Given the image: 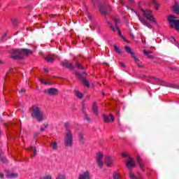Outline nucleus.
Instances as JSON below:
<instances>
[{"mask_svg": "<svg viewBox=\"0 0 179 179\" xmlns=\"http://www.w3.org/2000/svg\"><path fill=\"white\" fill-rule=\"evenodd\" d=\"M71 124L69 122L64 123V127L66 128V131L64 133V143L66 148H72L73 146V134L72 131L69 129Z\"/></svg>", "mask_w": 179, "mask_h": 179, "instance_id": "nucleus-1", "label": "nucleus"}, {"mask_svg": "<svg viewBox=\"0 0 179 179\" xmlns=\"http://www.w3.org/2000/svg\"><path fill=\"white\" fill-rule=\"evenodd\" d=\"M93 4L96 6L98 5L99 11L101 15H106L110 14L112 10V7L108 4V2L106 0H103V2L100 3V0H92Z\"/></svg>", "mask_w": 179, "mask_h": 179, "instance_id": "nucleus-2", "label": "nucleus"}, {"mask_svg": "<svg viewBox=\"0 0 179 179\" xmlns=\"http://www.w3.org/2000/svg\"><path fill=\"white\" fill-rule=\"evenodd\" d=\"M31 117L34 120H36L38 122H41L44 120V113L41 108L37 105H33L30 108Z\"/></svg>", "mask_w": 179, "mask_h": 179, "instance_id": "nucleus-3", "label": "nucleus"}, {"mask_svg": "<svg viewBox=\"0 0 179 179\" xmlns=\"http://www.w3.org/2000/svg\"><path fill=\"white\" fill-rule=\"evenodd\" d=\"M10 52L11 54L10 57L13 59H22V58H24V55L31 54V51L29 49H12Z\"/></svg>", "mask_w": 179, "mask_h": 179, "instance_id": "nucleus-4", "label": "nucleus"}, {"mask_svg": "<svg viewBox=\"0 0 179 179\" xmlns=\"http://www.w3.org/2000/svg\"><path fill=\"white\" fill-rule=\"evenodd\" d=\"M176 19H177V17L174 15L168 16V22L169 23V26L174 27L176 30L179 31V20Z\"/></svg>", "mask_w": 179, "mask_h": 179, "instance_id": "nucleus-5", "label": "nucleus"}, {"mask_svg": "<svg viewBox=\"0 0 179 179\" xmlns=\"http://www.w3.org/2000/svg\"><path fill=\"white\" fill-rule=\"evenodd\" d=\"M122 157H126V159H128L126 162V166L127 169H129V170H131V169H134V167H135V161H134V159L131 158L129 154L127 152H122Z\"/></svg>", "mask_w": 179, "mask_h": 179, "instance_id": "nucleus-6", "label": "nucleus"}, {"mask_svg": "<svg viewBox=\"0 0 179 179\" xmlns=\"http://www.w3.org/2000/svg\"><path fill=\"white\" fill-rule=\"evenodd\" d=\"M141 11L143 12V16L148 19V20H150L152 23H155V24H157L156 20L153 18V12L150 10H145V9H141Z\"/></svg>", "mask_w": 179, "mask_h": 179, "instance_id": "nucleus-7", "label": "nucleus"}, {"mask_svg": "<svg viewBox=\"0 0 179 179\" xmlns=\"http://www.w3.org/2000/svg\"><path fill=\"white\" fill-rule=\"evenodd\" d=\"M124 50H125V51H127L129 54H130L131 55L132 58H134V59L135 62L136 63V65L138 66V68H143V66L138 64L139 62V59H138V57H136L135 54H134V52H132V50L131 49V48H129V46H125Z\"/></svg>", "mask_w": 179, "mask_h": 179, "instance_id": "nucleus-8", "label": "nucleus"}, {"mask_svg": "<svg viewBox=\"0 0 179 179\" xmlns=\"http://www.w3.org/2000/svg\"><path fill=\"white\" fill-rule=\"evenodd\" d=\"M135 13L136 15V16L138 17V18L139 19L141 23H142V24H143V26H146V27H148V29H152V25H150V24L149 23L148 21H147L146 18H145V17H142L141 16V15H139V13L135 11Z\"/></svg>", "mask_w": 179, "mask_h": 179, "instance_id": "nucleus-9", "label": "nucleus"}, {"mask_svg": "<svg viewBox=\"0 0 179 179\" xmlns=\"http://www.w3.org/2000/svg\"><path fill=\"white\" fill-rule=\"evenodd\" d=\"M103 155L101 152H99L96 153V164L99 169H103V166H104V162H103Z\"/></svg>", "mask_w": 179, "mask_h": 179, "instance_id": "nucleus-10", "label": "nucleus"}, {"mask_svg": "<svg viewBox=\"0 0 179 179\" xmlns=\"http://www.w3.org/2000/svg\"><path fill=\"white\" fill-rule=\"evenodd\" d=\"M152 80L155 83L156 85H161L162 86H166V87H173V85L169 83H166L164 81H162V80L152 77Z\"/></svg>", "mask_w": 179, "mask_h": 179, "instance_id": "nucleus-11", "label": "nucleus"}, {"mask_svg": "<svg viewBox=\"0 0 179 179\" xmlns=\"http://www.w3.org/2000/svg\"><path fill=\"white\" fill-rule=\"evenodd\" d=\"M76 76L77 78H78V79H80V80H81L85 86H87V87L88 88L90 87V84L89 83V81H87V80H86V78L83 77V76H82L80 73H76Z\"/></svg>", "mask_w": 179, "mask_h": 179, "instance_id": "nucleus-12", "label": "nucleus"}, {"mask_svg": "<svg viewBox=\"0 0 179 179\" xmlns=\"http://www.w3.org/2000/svg\"><path fill=\"white\" fill-rule=\"evenodd\" d=\"M45 93H47L49 96H57L59 91L57 88H49L45 90Z\"/></svg>", "mask_w": 179, "mask_h": 179, "instance_id": "nucleus-13", "label": "nucleus"}, {"mask_svg": "<svg viewBox=\"0 0 179 179\" xmlns=\"http://www.w3.org/2000/svg\"><path fill=\"white\" fill-rule=\"evenodd\" d=\"M78 179H90V172L89 171H85L80 173Z\"/></svg>", "mask_w": 179, "mask_h": 179, "instance_id": "nucleus-14", "label": "nucleus"}, {"mask_svg": "<svg viewBox=\"0 0 179 179\" xmlns=\"http://www.w3.org/2000/svg\"><path fill=\"white\" fill-rule=\"evenodd\" d=\"M106 22L108 23V25L109 26L110 29L113 30V31L115 32L117 31L119 33V35L121 36V31H120V29L117 25L114 26L111 22H110L108 20H106Z\"/></svg>", "mask_w": 179, "mask_h": 179, "instance_id": "nucleus-15", "label": "nucleus"}, {"mask_svg": "<svg viewBox=\"0 0 179 179\" xmlns=\"http://www.w3.org/2000/svg\"><path fill=\"white\" fill-rule=\"evenodd\" d=\"M105 159H106V166H108V167H111V165L113 164V162H114V158H113L110 155H106L105 157Z\"/></svg>", "mask_w": 179, "mask_h": 179, "instance_id": "nucleus-16", "label": "nucleus"}, {"mask_svg": "<svg viewBox=\"0 0 179 179\" xmlns=\"http://www.w3.org/2000/svg\"><path fill=\"white\" fill-rule=\"evenodd\" d=\"M103 120L105 122H113L114 121V116L113 115H103Z\"/></svg>", "mask_w": 179, "mask_h": 179, "instance_id": "nucleus-17", "label": "nucleus"}, {"mask_svg": "<svg viewBox=\"0 0 179 179\" xmlns=\"http://www.w3.org/2000/svg\"><path fill=\"white\" fill-rule=\"evenodd\" d=\"M93 114H94V115H99V107L97 106V103L94 102L92 103V108Z\"/></svg>", "mask_w": 179, "mask_h": 179, "instance_id": "nucleus-18", "label": "nucleus"}, {"mask_svg": "<svg viewBox=\"0 0 179 179\" xmlns=\"http://www.w3.org/2000/svg\"><path fill=\"white\" fill-rule=\"evenodd\" d=\"M6 178H16L17 177V173H10L9 171H6Z\"/></svg>", "mask_w": 179, "mask_h": 179, "instance_id": "nucleus-19", "label": "nucleus"}, {"mask_svg": "<svg viewBox=\"0 0 179 179\" xmlns=\"http://www.w3.org/2000/svg\"><path fill=\"white\" fill-rule=\"evenodd\" d=\"M62 65L63 66H64L65 68H69L70 69H73V66L72 65V64H71V62H69V61L68 60H64L62 62Z\"/></svg>", "mask_w": 179, "mask_h": 179, "instance_id": "nucleus-20", "label": "nucleus"}, {"mask_svg": "<svg viewBox=\"0 0 179 179\" xmlns=\"http://www.w3.org/2000/svg\"><path fill=\"white\" fill-rule=\"evenodd\" d=\"M78 139H79L80 143L83 144L85 143V142H86V139L85 138V135L82 132L78 133Z\"/></svg>", "mask_w": 179, "mask_h": 179, "instance_id": "nucleus-21", "label": "nucleus"}, {"mask_svg": "<svg viewBox=\"0 0 179 179\" xmlns=\"http://www.w3.org/2000/svg\"><path fill=\"white\" fill-rule=\"evenodd\" d=\"M50 148H52V150H58V143L57 141H52L50 143Z\"/></svg>", "mask_w": 179, "mask_h": 179, "instance_id": "nucleus-22", "label": "nucleus"}, {"mask_svg": "<svg viewBox=\"0 0 179 179\" xmlns=\"http://www.w3.org/2000/svg\"><path fill=\"white\" fill-rule=\"evenodd\" d=\"M137 162L138 163V165L140 166V169L145 171V166L143 165V163L142 162V158L141 157H137Z\"/></svg>", "mask_w": 179, "mask_h": 179, "instance_id": "nucleus-23", "label": "nucleus"}, {"mask_svg": "<svg viewBox=\"0 0 179 179\" xmlns=\"http://www.w3.org/2000/svg\"><path fill=\"white\" fill-rule=\"evenodd\" d=\"M45 59L47 61V62H52L55 60V57H54V55H50L45 57Z\"/></svg>", "mask_w": 179, "mask_h": 179, "instance_id": "nucleus-24", "label": "nucleus"}, {"mask_svg": "<svg viewBox=\"0 0 179 179\" xmlns=\"http://www.w3.org/2000/svg\"><path fill=\"white\" fill-rule=\"evenodd\" d=\"M83 113L85 114L84 115V119L86 120V121H87L88 122H90V121H92V120L90 119V117H89V115L87 114H86V111L85 110V106H83Z\"/></svg>", "mask_w": 179, "mask_h": 179, "instance_id": "nucleus-25", "label": "nucleus"}, {"mask_svg": "<svg viewBox=\"0 0 179 179\" xmlns=\"http://www.w3.org/2000/svg\"><path fill=\"white\" fill-rule=\"evenodd\" d=\"M29 150H31V152H33V155L31 156V158L37 155V149L36 147H30Z\"/></svg>", "mask_w": 179, "mask_h": 179, "instance_id": "nucleus-26", "label": "nucleus"}, {"mask_svg": "<svg viewBox=\"0 0 179 179\" xmlns=\"http://www.w3.org/2000/svg\"><path fill=\"white\" fill-rule=\"evenodd\" d=\"M0 162L2 163H6V158L3 157V154L2 153V150H0Z\"/></svg>", "mask_w": 179, "mask_h": 179, "instance_id": "nucleus-27", "label": "nucleus"}, {"mask_svg": "<svg viewBox=\"0 0 179 179\" xmlns=\"http://www.w3.org/2000/svg\"><path fill=\"white\" fill-rule=\"evenodd\" d=\"M173 12L174 13H177L178 15L179 14V6L178 5H175L172 7Z\"/></svg>", "mask_w": 179, "mask_h": 179, "instance_id": "nucleus-28", "label": "nucleus"}, {"mask_svg": "<svg viewBox=\"0 0 179 179\" xmlns=\"http://www.w3.org/2000/svg\"><path fill=\"white\" fill-rule=\"evenodd\" d=\"M151 3L154 5V8L156 10H159V4L157 3V1H156V0H151Z\"/></svg>", "mask_w": 179, "mask_h": 179, "instance_id": "nucleus-29", "label": "nucleus"}, {"mask_svg": "<svg viewBox=\"0 0 179 179\" xmlns=\"http://www.w3.org/2000/svg\"><path fill=\"white\" fill-rule=\"evenodd\" d=\"M56 179H66V175L65 173H59L57 176Z\"/></svg>", "mask_w": 179, "mask_h": 179, "instance_id": "nucleus-30", "label": "nucleus"}, {"mask_svg": "<svg viewBox=\"0 0 179 179\" xmlns=\"http://www.w3.org/2000/svg\"><path fill=\"white\" fill-rule=\"evenodd\" d=\"M143 54L144 55H146V57H148V58H153V55H152V52L146 51V50H143Z\"/></svg>", "mask_w": 179, "mask_h": 179, "instance_id": "nucleus-31", "label": "nucleus"}, {"mask_svg": "<svg viewBox=\"0 0 179 179\" xmlns=\"http://www.w3.org/2000/svg\"><path fill=\"white\" fill-rule=\"evenodd\" d=\"M129 3H130V5H134L135 3V1L134 0H127ZM120 3H121V5H125V2H124V0H120Z\"/></svg>", "mask_w": 179, "mask_h": 179, "instance_id": "nucleus-32", "label": "nucleus"}, {"mask_svg": "<svg viewBox=\"0 0 179 179\" xmlns=\"http://www.w3.org/2000/svg\"><path fill=\"white\" fill-rule=\"evenodd\" d=\"M75 94H76V97H78V99H83V94H82L79 91H76Z\"/></svg>", "mask_w": 179, "mask_h": 179, "instance_id": "nucleus-33", "label": "nucleus"}, {"mask_svg": "<svg viewBox=\"0 0 179 179\" xmlns=\"http://www.w3.org/2000/svg\"><path fill=\"white\" fill-rule=\"evenodd\" d=\"M114 48H115V51H116V52H117V54H121L122 52L121 51V49H120V48L118 46H117L116 45H114Z\"/></svg>", "mask_w": 179, "mask_h": 179, "instance_id": "nucleus-34", "label": "nucleus"}, {"mask_svg": "<svg viewBox=\"0 0 179 179\" xmlns=\"http://www.w3.org/2000/svg\"><path fill=\"white\" fill-rule=\"evenodd\" d=\"M129 176L131 179H137L136 176L132 172H129Z\"/></svg>", "mask_w": 179, "mask_h": 179, "instance_id": "nucleus-35", "label": "nucleus"}, {"mask_svg": "<svg viewBox=\"0 0 179 179\" xmlns=\"http://www.w3.org/2000/svg\"><path fill=\"white\" fill-rule=\"evenodd\" d=\"M41 179H52V176L51 175H45Z\"/></svg>", "mask_w": 179, "mask_h": 179, "instance_id": "nucleus-36", "label": "nucleus"}, {"mask_svg": "<svg viewBox=\"0 0 179 179\" xmlns=\"http://www.w3.org/2000/svg\"><path fill=\"white\" fill-rule=\"evenodd\" d=\"M39 80H40L41 83H42L43 85H50V83H48L47 81H44V80L42 78H39Z\"/></svg>", "mask_w": 179, "mask_h": 179, "instance_id": "nucleus-37", "label": "nucleus"}, {"mask_svg": "<svg viewBox=\"0 0 179 179\" xmlns=\"http://www.w3.org/2000/svg\"><path fill=\"white\" fill-rule=\"evenodd\" d=\"M113 178L114 179H120V174L117 172L113 173Z\"/></svg>", "mask_w": 179, "mask_h": 179, "instance_id": "nucleus-38", "label": "nucleus"}, {"mask_svg": "<svg viewBox=\"0 0 179 179\" xmlns=\"http://www.w3.org/2000/svg\"><path fill=\"white\" fill-rule=\"evenodd\" d=\"M76 66H77L78 69H83V66H82V65H80V64L78 62L76 63Z\"/></svg>", "mask_w": 179, "mask_h": 179, "instance_id": "nucleus-39", "label": "nucleus"}, {"mask_svg": "<svg viewBox=\"0 0 179 179\" xmlns=\"http://www.w3.org/2000/svg\"><path fill=\"white\" fill-rule=\"evenodd\" d=\"M92 26L94 29H99V24L97 22H93Z\"/></svg>", "mask_w": 179, "mask_h": 179, "instance_id": "nucleus-40", "label": "nucleus"}, {"mask_svg": "<svg viewBox=\"0 0 179 179\" xmlns=\"http://www.w3.org/2000/svg\"><path fill=\"white\" fill-rule=\"evenodd\" d=\"M18 23H19V21L17 20V19L13 20V24H14V26H16V24H17Z\"/></svg>", "mask_w": 179, "mask_h": 179, "instance_id": "nucleus-41", "label": "nucleus"}, {"mask_svg": "<svg viewBox=\"0 0 179 179\" xmlns=\"http://www.w3.org/2000/svg\"><path fill=\"white\" fill-rule=\"evenodd\" d=\"M113 20H114L115 24H117V23H120V19H118V18H115V19H113Z\"/></svg>", "mask_w": 179, "mask_h": 179, "instance_id": "nucleus-42", "label": "nucleus"}, {"mask_svg": "<svg viewBox=\"0 0 179 179\" xmlns=\"http://www.w3.org/2000/svg\"><path fill=\"white\" fill-rule=\"evenodd\" d=\"M45 128H47V124H44V127L41 128V132H43V131H44Z\"/></svg>", "mask_w": 179, "mask_h": 179, "instance_id": "nucleus-43", "label": "nucleus"}, {"mask_svg": "<svg viewBox=\"0 0 179 179\" xmlns=\"http://www.w3.org/2000/svg\"><path fill=\"white\" fill-rule=\"evenodd\" d=\"M120 66H122V68H126L125 64L120 62Z\"/></svg>", "mask_w": 179, "mask_h": 179, "instance_id": "nucleus-44", "label": "nucleus"}, {"mask_svg": "<svg viewBox=\"0 0 179 179\" xmlns=\"http://www.w3.org/2000/svg\"><path fill=\"white\" fill-rule=\"evenodd\" d=\"M4 175L2 173H0V178H3Z\"/></svg>", "mask_w": 179, "mask_h": 179, "instance_id": "nucleus-45", "label": "nucleus"}, {"mask_svg": "<svg viewBox=\"0 0 179 179\" xmlns=\"http://www.w3.org/2000/svg\"><path fill=\"white\" fill-rule=\"evenodd\" d=\"M8 35L7 33H5L3 36H2V38H5V37H6V36Z\"/></svg>", "mask_w": 179, "mask_h": 179, "instance_id": "nucleus-46", "label": "nucleus"}, {"mask_svg": "<svg viewBox=\"0 0 179 179\" xmlns=\"http://www.w3.org/2000/svg\"><path fill=\"white\" fill-rule=\"evenodd\" d=\"M44 71H45V72L46 73H48V69L45 68V69H44Z\"/></svg>", "mask_w": 179, "mask_h": 179, "instance_id": "nucleus-47", "label": "nucleus"}, {"mask_svg": "<svg viewBox=\"0 0 179 179\" xmlns=\"http://www.w3.org/2000/svg\"><path fill=\"white\" fill-rule=\"evenodd\" d=\"M21 92H25V90L22 88V89L21 90Z\"/></svg>", "mask_w": 179, "mask_h": 179, "instance_id": "nucleus-48", "label": "nucleus"}, {"mask_svg": "<svg viewBox=\"0 0 179 179\" xmlns=\"http://www.w3.org/2000/svg\"><path fill=\"white\" fill-rule=\"evenodd\" d=\"M0 64H3V62L0 60Z\"/></svg>", "mask_w": 179, "mask_h": 179, "instance_id": "nucleus-49", "label": "nucleus"}, {"mask_svg": "<svg viewBox=\"0 0 179 179\" xmlns=\"http://www.w3.org/2000/svg\"><path fill=\"white\" fill-rule=\"evenodd\" d=\"M139 8H140V9L142 10V9H143V8H141V6H139Z\"/></svg>", "mask_w": 179, "mask_h": 179, "instance_id": "nucleus-50", "label": "nucleus"}, {"mask_svg": "<svg viewBox=\"0 0 179 179\" xmlns=\"http://www.w3.org/2000/svg\"><path fill=\"white\" fill-rule=\"evenodd\" d=\"M140 179H143V177H140Z\"/></svg>", "mask_w": 179, "mask_h": 179, "instance_id": "nucleus-51", "label": "nucleus"}, {"mask_svg": "<svg viewBox=\"0 0 179 179\" xmlns=\"http://www.w3.org/2000/svg\"><path fill=\"white\" fill-rule=\"evenodd\" d=\"M84 75L86 74V72H83Z\"/></svg>", "mask_w": 179, "mask_h": 179, "instance_id": "nucleus-52", "label": "nucleus"}, {"mask_svg": "<svg viewBox=\"0 0 179 179\" xmlns=\"http://www.w3.org/2000/svg\"><path fill=\"white\" fill-rule=\"evenodd\" d=\"M150 96H152V94H150Z\"/></svg>", "mask_w": 179, "mask_h": 179, "instance_id": "nucleus-53", "label": "nucleus"}, {"mask_svg": "<svg viewBox=\"0 0 179 179\" xmlns=\"http://www.w3.org/2000/svg\"><path fill=\"white\" fill-rule=\"evenodd\" d=\"M126 6V8H128V6Z\"/></svg>", "mask_w": 179, "mask_h": 179, "instance_id": "nucleus-54", "label": "nucleus"}, {"mask_svg": "<svg viewBox=\"0 0 179 179\" xmlns=\"http://www.w3.org/2000/svg\"><path fill=\"white\" fill-rule=\"evenodd\" d=\"M89 17L90 18V15H89Z\"/></svg>", "mask_w": 179, "mask_h": 179, "instance_id": "nucleus-55", "label": "nucleus"}, {"mask_svg": "<svg viewBox=\"0 0 179 179\" xmlns=\"http://www.w3.org/2000/svg\"><path fill=\"white\" fill-rule=\"evenodd\" d=\"M0 135H1V130H0Z\"/></svg>", "mask_w": 179, "mask_h": 179, "instance_id": "nucleus-56", "label": "nucleus"}]
</instances>
